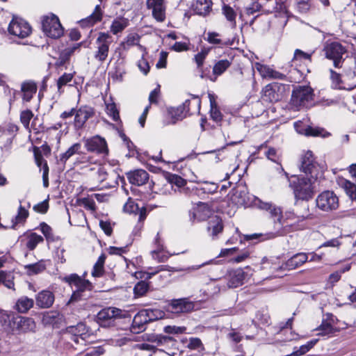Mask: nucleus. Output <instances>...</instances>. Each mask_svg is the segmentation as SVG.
<instances>
[{"label":"nucleus","mask_w":356,"mask_h":356,"mask_svg":"<svg viewBox=\"0 0 356 356\" xmlns=\"http://www.w3.org/2000/svg\"><path fill=\"white\" fill-rule=\"evenodd\" d=\"M325 58L333 61L334 67L341 68L344 61L343 56L346 53V48L338 42L327 43L323 48Z\"/></svg>","instance_id":"6"},{"label":"nucleus","mask_w":356,"mask_h":356,"mask_svg":"<svg viewBox=\"0 0 356 356\" xmlns=\"http://www.w3.org/2000/svg\"><path fill=\"white\" fill-rule=\"evenodd\" d=\"M249 256H250L249 252L245 250V251H243V252H241L240 254H238L236 257L229 258L228 259V262L230 264H238V263H241V262L243 261L244 260H245L247 258L249 257Z\"/></svg>","instance_id":"60"},{"label":"nucleus","mask_w":356,"mask_h":356,"mask_svg":"<svg viewBox=\"0 0 356 356\" xmlns=\"http://www.w3.org/2000/svg\"><path fill=\"white\" fill-rule=\"evenodd\" d=\"M73 78V74L71 73H64L57 81V86L58 90H60L63 86L67 85L70 83Z\"/></svg>","instance_id":"58"},{"label":"nucleus","mask_w":356,"mask_h":356,"mask_svg":"<svg viewBox=\"0 0 356 356\" xmlns=\"http://www.w3.org/2000/svg\"><path fill=\"white\" fill-rule=\"evenodd\" d=\"M316 207L324 212H332L339 207L338 196L332 191H325L316 198Z\"/></svg>","instance_id":"5"},{"label":"nucleus","mask_w":356,"mask_h":356,"mask_svg":"<svg viewBox=\"0 0 356 356\" xmlns=\"http://www.w3.org/2000/svg\"><path fill=\"white\" fill-rule=\"evenodd\" d=\"M49 208L47 200H44L33 207V210L38 213H45Z\"/></svg>","instance_id":"64"},{"label":"nucleus","mask_w":356,"mask_h":356,"mask_svg":"<svg viewBox=\"0 0 356 356\" xmlns=\"http://www.w3.org/2000/svg\"><path fill=\"white\" fill-rule=\"evenodd\" d=\"M40 227L41 232L46 237L47 240H53L51 227L45 222H41Z\"/></svg>","instance_id":"61"},{"label":"nucleus","mask_w":356,"mask_h":356,"mask_svg":"<svg viewBox=\"0 0 356 356\" xmlns=\"http://www.w3.org/2000/svg\"><path fill=\"white\" fill-rule=\"evenodd\" d=\"M231 63L227 59H222L216 62L213 67V74L215 77H211L210 80L215 81L217 76L222 74L230 67Z\"/></svg>","instance_id":"34"},{"label":"nucleus","mask_w":356,"mask_h":356,"mask_svg":"<svg viewBox=\"0 0 356 356\" xmlns=\"http://www.w3.org/2000/svg\"><path fill=\"white\" fill-rule=\"evenodd\" d=\"M88 328L83 323L69 326L63 331L58 346L66 350L76 349V346H84L88 336Z\"/></svg>","instance_id":"1"},{"label":"nucleus","mask_w":356,"mask_h":356,"mask_svg":"<svg viewBox=\"0 0 356 356\" xmlns=\"http://www.w3.org/2000/svg\"><path fill=\"white\" fill-rule=\"evenodd\" d=\"M29 211L21 204L19 205L17 211V214L12 220V228L15 229L17 224H24L26 218L29 217Z\"/></svg>","instance_id":"39"},{"label":"nucleus","mask_w":356,"mask_h":356,"mask_svg":"<svg viewBox=\"0 0 356 356\" xmlns=\"http://www.w3.org/2000/svg\"><path fill=\"white\" fill-rule=\"evenodd\" d=\"M128 314L115 307H107L102 309L97 314V318L102 323H110V321L115 318H126Z\"/></svg>","instance_id":"17"},{"label":"nucleus","mask_w":356,"mask_h":356,"mask_svg":"<svg viewBox=\"0 0 356 356\" xmlns=\"http://www.w3.org/2000/svg\"><path fill=\"white\" fill-rule=\"evenodd\" d=\"M102 19V13L99 5L95 6L94 12L85 20L81 22L82 24H87L88 26H93L95 23L100 22Z\"/></svg>","instance_id":"38"},{"label":"nucleus","mask_w":356,"mask_h":356,"mask_svg":"<svg viewBox=\"0 0 356 356\" xmlns=\"http://www.w3.org/2000/svg\"><path fill=\"white\" fill-rule=\"evenodd\" d=\"M33 112L31 110H26L22 111L20 114V120L21 122L23 124V125L25 127H29L30 121L31 118H33Z\"/></svg>","instance_id":"56"},{"label":"nucleus","mask_w":356,"mask_h":356,"mask_svg":"<svg viewBox=\"0 0 356 356\" xmlns=\"http://www.w3.org/2000/svg\"><path fill=\"white\" fill-rule=\"evenodd\" d=\"M261 8V5L257 1H254L244 9L243 13H241V17H250L253 15L255 13L259 12Z\"/></svg>","instance_id":"48"},{"label":"nucleus","mask_w":356,"mask_h":356,"mask_svg":"<svg viewBox=\"0 0 356 356\" xmlns=\"http://www.w3.org/2000/svg\"><path fill=\"white\" fill-rule=\"evenodd\" d=\"M33 300L26 296L18 299L15 304V309L20 313H26L33 306Z\"/></svg>","instance_id":"37"},{"label":"nucleus","mask_w":356,"mask_h":356,"mask_svg":"<svg viewBox=\"0 0 356 356\" xmlns=\"http://www.w3.org/2000/svg\"><path fill=\"white\" fill-rule=\"evenodd\" d=\"M209 100H210V115L212 120L216 122H219L222 119V115L218 109L216 101L213 99L212 95H209Z\"/></svg>","instance_id":"41"},{"label":"nucleus","mask_w":356,"mask_h":356,"mask_svg":"<svg viewBox=\"0 0 356 356\" xmlns=\"http://www.w3.org/2000/svg\"><path fill=\"white\" fill-rule=\"evenodd\" d=\"M139 38L138 34L130 33L126 37L125 40L121 43V46L124 49H128L129 47L138 44Z\"/></svg>","instance_id":"47"},{"label":"nucleus","mask_w":356,"mask_h":356,"mask_svg":"<svg viewBox=\"0 0 356 356\" xmlns=\"http://www.w3.org/2000/svg\"><path fill=\"white\" fill-rule=\"evenodd\" d=\"M128 25V22L126 19L120 18L115 19L111 26V31L113 34H117L122 32Z\"/></svg>","instance_id":"45"},{"label":"nucleus","mask_w":356,"mask_h":356,"mask_svg":"<svg viewBox=\"0 0 356 356\" xmlns=\"http://www.w3.org/2000/svg\"><path fill=\"white\" fill-rule=\"evenodd\" d=\"M201 100L197 96L193 95L191 99H186L182 105L178 106L172 112V118L175 120H181L195 112L200 113Z\"/></svg>","instance_id":"4"},{"label":"nucleus","mask_w":356,"mask_h":356,"mask_svg":"<svg viewBox=\"0 0 356 356\" xmlns=\"http://www.w3.org/2000/svg\"><path fill=\"white\" fill-rule=\"evenodd\" d=\"M33 153H34V158H35V163L38 165V167H39L41 169V167L44 166V162H47V161H45L43 159L42 153L40 151V149H38V147H34Z\"/></svg>","instance_id":"59"},{"label":"nucleus","mask_w":356,"mask_h":356,"mask_svg":"<svg viewBox=\"0 0 356 356\" xmlns=\"http://www.w3.org/2000/svg\"><path fill=\"white\" fill-rule=\"evenodd\" d=\"M294 126L297 132L306 136H321L326 138L330 135V133L323 128L318 127H314L309 125L302 126V122H296Z\"/></svg>","instance_id":"20"},{"label":"nucleus","mask_w":356,"mask_h":356,"mask_svg":"<svg viewBox=\"0 0 356 356\" xmlns=\"http://www.w3.org/2000/svg\"><path fill=\"white\" fill-rule=\"evenodd\" d=\"M127 179L133 185L142 186L149 179V174L144 170H136L127 174Z\"/></svg>","instance_id":"24"},{"label":"nucleus","mask_w":356,"mask_h":356,"mask_svg":"<svg viewBox=\"0 0 356 356\" xmlns=\"http://www.w3.org/2000/svg\"><path fill=\"white\" fill-rule=\"evenodd\" d=\"M80 204L83 206L86 209L91 211H95V203L94 200L89 197H84L79 200Z\"/></svg>","instance_id":"62"},{"label":"nucleus","mask_w":356,"mask_h":356,"mask_svg":"<svg viewBox=\"0 0 356 356\" xmlns=\"http://www.w3.org/2000/svg\"><path fill=\"white\" fill-rule=\"evenodd\" d=\"M257 70L264 78L284 80L286 77L284 74L274 70L267 65H261L257 67Z\"/></svg>","instance_id":"33"},{"label":"nucleus","mask_w":356,"mask_h":356,"mask_svg":"<svg viewBox=\"0 0 356 356\" xmlns=\"http://www.w3.org/2000/svg\"><path fill=\"white\" fill-rule=\"evenodd\" d=\"M123 210L127 213L138 214V221H143L147 216L146 209L145 207L139 208L138 204L131 200H129L124 205Z\"/></svg>","instance_id":"29"},{"label":"nucleus","mask_w":356,"mask_h":356,"mask_svg":"<svg viewBox=\"0 0 356 356\" xmlns=\"http://www.w3.org/2000/svg\"><path fill=\"white\" fill-rule=\"evenodd\" d=\"M339 184L352 200H356V185L355 184L347 179H340Z\"/></svg>","instance_id":"36"},{"label":"nucleus","mask_w":356,"mask_h":356,"mask_svg":"<svg viewBox=\"0 0 356 356\" xmlns=\"http://www.w3.org/2000/svg\"><path fill=\"white\" fill-rule=\"evenodd\" d=\"M81 45V43L75 44L72 47H67L62 51L56 63V65L58 67H61L68 63L72 55L76 49L80 48Z\"/></svg>","instance_id":"30"},{"label":"nucleus","mask_w":356,"mask_h":356,"mask_svg":"<svg viewBox=\"0 0 356 356\" xmlns=\"http://www.w3.org/2000/svg\"><path fill=\"white\" fill-rule=\"evenodd\" d=\"M296 7L300 13H306L310 8L309 0H296Z\"/></svg>","instance_id":"55"},{"label":"nucleus","mask_w":356,"mask_h":356,"mask_svg":"<svg viewBox=\"0 0 356 356\" xmlns=\"http://www.w3.org/2000/svg\"><path fill=\"white\" fill-rule=\"evenodd\" d=\"M112 43V37L107 33L101 32L96 39L97 51L94 54V58L101 63H103L108 58L109 47Z\"/></svg>","instance_id":"8"},{"label":"nucleus","mask_w":356,"mask_h":356,"mask_svg":"<svg viewBox=\"0 0 356 356\" xmlns=\"http://www.w3.org/2000/svg\"><path fill=\"white\" fill-rule=\"evenodd\" d=\"M330 79L332 81V87L334 89L337 90H346V88L341 86L343 81L341 79V75L339 73L336 72L333 70H330ZM353 88H347V90H351Z\"/></svg>","instance_id":"42"},{"label":"nucleus","mask_w":356,"mask_h":356,"mask_svg":"<svg viewBox=\"0 0 356 356\" xmlns=\"http://www.w3.org/2000/svg\"><path fill=\"white\" fill-rule=\"evenodd\" d=\"M186 327H180L176 325H167L163 328V331L167 334H183L186 332Z\"/></svg>","instance_id":"53"},{"label":"nucleus","mask_w":356,"mask_h":356,"mask_svg":"<svg viewBox=\"0 0 356 356\" xmlns=\"http://www.w3.org/2000/svg\"><path fill=\"white\" fill-rule=\"evenodd\" d=\"M21 89L23 92V99L29 102L37 91V86L34 82H25L22 83Z\"/></svg>","instance_id":"35"},{"label":"nucleus","mask_w":356,"mask_h":356,"mask_svg":"<svg viewBox=\"0 0 356 356\" xmlns=\"http://www.w3.org/2000/svg\"><path fill=\"white\" fill-rule=\"evenodd\" d=\"M207 232L209 235L215 239L223 230V223L220 218L217 216L211 217L207 222Z\"/></svg>","instance_id":"23"},{"label":"nucleus","mask_w":356,"mask_h":356,"mask_svg":"<svg viewBox=\"0 0 356 356\" xmlns=\"http://www.w3.org/2000/svg\"><path fill=\"white\" fill-rule=\"evenodd\" d=\"M231 200L237 206H244L248 202V196L244 187H238L232 191Z\"/></svg>","instance_id":"28"},{"label":"nucleus","mask_w":356,"mask_h":356,"mask_svg":"<svg viewBox=\"0 0 356 356\" xmlns=\"http://www.w3.org/2000/svg\"><path fill=\"white\" fill-rule=\"evenodd\" d=\"M18 325L21 327L23 331L32 330L35 327V323L33 320L26 317L20 318Z\"/></svg>","instance_id":"52"},{"label":"nucleus","mask_w":356,"mask_h":356,"mask_svg":"<svg viewBox=\"0 0 356 356\" xmlns=\"http://www.w3.org/2000/svg\"><path fill=\"white\" fill-rule=\"evenodd\" d=\"M148 323L147 317L143 310L138 312L134 317L131 331L135 333H140L146 329Z\"/></svg>","instance_id":"27"},{"label":"nucleus","mask_w":356,"mask_h":356,"mask_svg":"<svg viewBox=\"0 0 356 356\" xmlns=\"http://www.w3.org/2000/svg\"><path fill=\"white\" fill-rule=\"evenodd\" d=\"M193 302L188 298L172 300L168 305V310L173 314L188 313L194 309Z\"/></svg>","instance_id":"16"},{"label":"nucleus","mask_w":356,"mask_h":356,"mask_svg":"<svg viewBox=\"0 0 356 356\" xmlns=\"http://www.w3.org/2000/svg\"><path fill=\"white\" fill-rule=\"evenodd\" d=\"M211 210L209 206L202 202H200L197 207L189 211L190 220L194 222L195 220L202 221L209 217Z\"/></svg>","instance_id":"22"},{"label":"nucleus","mask_w":356,"mask_h":356,"mask_svg":"<svg viewBox=\"0 0 356 356\" xmlns=\"http://www.w3.org/2000/svg\"><path fill=\"white\" fill-rule=\"evenodd\" d=\"M85 147L88 152H95L104 156L108 155V154L106 141L104 138L99 136L87 139L85 143Z\"/></svg>","instance_id":"15"},{"label":"nucleus","mask_w":356,"mask_h":356,"mask_svg":"<svg viewBox=\"0 0 356 356\" xmlns=\"http://www.w3.org/2000/svg\"><path fill=\"white\" fill-rule=\"evenodd\" d=\"M285 86L277 82H273L266 85L262 90V99L264 101L274 103L277 102L283 97Z\"/></svg>","instance_id":"9"},{"label":"nucleus","mask_w":356,"mask_h":356,"mask_svg":"<svg viewBox=\"0 0 356 356\" xmlns=\"http://www.w3.org/2000/svg\"><path fill=\"white\" fill-rule=\"evenodd\" d=\"M245 277L243 268H232L225 277L228 287L236 288L242 285Z\"/></svg>","instance_id":"21"},{"label":"nucleus","mask_w":356,"mask_h":356,"mask_svg":"<svg viewBox=\"0 0 356 356\" xmlns=\"http://www.w3.org/2000/svg\"><path fill=\"white\" fill-rule=\"evenodd\" d=\"M95 114L94 109L88 106H81L76 110L74 126L75 129L79 130L83 127L86 121Z\"/></svg>","instance_id":"19"},{"label":"nucleus","mask_w":356,"mask_h":356,"mask_svg":"<svg viewBox=\"0 0 356 356\" xmlns=\"http://www.w3.org/2000/svg\"><path fill=\"white\" fill-rule=\"evenodd\" d=\"M81 149V143H74L70 147H69L68 149L65 152L60 154V161L63 163H65L66 161L70 157H72L73 155H74L76 154H80Z\"/></svg>","instance_id":"40"},{"label":"nucleus","mask_w":356,"mask_h":356,"mask_svg":"<svg viewBox=\"0 0 356 356\" xmlns=\"http://www.w3.org/2000/svg\"><path fill=\"white\" fill-rule=\"evenodd\" d=\"M13 279L14 276L12 273L0 270V284H3L6 287L14 289Z\"/></svg>","instance_id":"43"},{"label":"nucleus","mask_w":356,"mask_h":356,"mask_svg":"<svg viewBox=\"0 0 356 356\" xmlns=\"http://www.w3.org/2000/svg\"><path fill=\"white\" fill-rule=\"evenodd\" d=\"M42 241V236L33 232L28 236L26 245L30 250H33L35 248L38 243Z\"/></svg>","instance_id":"44"},{"label":"nucleus","mask_w":356,"mask_h":356,"mask_svg":"<svg viewBox=\"0 0 356 356\" xmlns=\"http://www.w3.org/2000/svg\"><path fill=\"white\" fill-rule=\"evenodd\" d=\"M269 213L270 217L273 219L274 222L278 221L279 222H280V220L282 218V212L280 207L273 204L271 209H270L269 210Z\"/></svg>","instance_id":"57"},{"label":"nucleus","mask_w":356,"mask_h":356,"mask_svg":"<svg viewBox=\"0 0 356 356\" xmlns=\"http://www.w3.org/2000/svg\"><path fill=\"white\" fill-rule=\"evenodd\" d=\"M54 302V296L52 292L44 290L36 296V304L41 308H49Z\"/></svg>","instance_id":"26"},{"label":"nucleus","mask_w":356,"mask_h":356,"mask_svg":"<svg viewBox=\"0 0 356 356\" xmlns=\"http://www.w3.org/2000/svg\"><path fill=\"white\" fill-rule=\"evenodd\" d=\"M106 113L111 117L112 120L115 122L120 121L119 111L115 103H109L106 105Z\"/></svg>","instance_id":"49"},{"label":"nucleus","mask_w":356,"mask_h":356,"mask_svg":"<svg viewBox=\"0 0 356 356\" xmlns=\"http://www.w3.org/2000/svg\"><path fill=\"white\" fill-rule=\"evenodd\" d=\"M314 90L307 86H298L291 95V104L297 109L308 107L313 101Z\"/></svg>","instance_id":"3"},{"label":"nucleus","mask_w":356,"mask_h":356,"mask_svg":"<svg viewBox=\"0 0 356 356\" xmlns=\"http://www.w3.org/2000/svg\"><path fill=\"white\" fill-rule=\"evenodd\" d=\"M157 273L158 271L149 272L143 270L134 272V276L136 278L141 280V281L138 282L134 288V291L136 296H143L146 293L149 289V284L146 281L150 279L152 275H154Z\"/></svg>","instance_id":"14"},{"label":"nucleus","mask_w":356,"mask_h":356,"mask_svg":"<svg viewBox=\"0 0 356 356\" xmlns=\"http://www.w3.org/2000/svg\"><path fill=\"white\" fill-rule=\"evenodd\" d=\"M338 321L337 318L331 313H326L323 315L321 324L318 327L317 335L330 336L337 331L334 327Z\"/></svg>","instance_id":"13"},{"label":"nucleus","mask_w":356,"mask_h":356,"mask_svg":"<svg viewBox=\"0 0 356 356\" xmlns=\"http://www.w3.org/2000/svg\"><path fill=\"white\" fill-rule=\"evenodd\" d=\"M42 28L45 35L51 38H58L63 34L59 19L54 15L43 17Z\"/></svg>","instance_id":"7"},{"label":"nucleus","mask_w":356,"mask_h":356,"mask_svg":"<svg viewBox=\"0 0 356 356\" xmlns=\"http://www.w3.org/2000/svg\"><path fill=\"white\" fill-rule=\"evenodd\" d=\"M222 13L225 16L226 19L232 22L234 25L236 24V12L229 6L224 5L222 7Z\"/></svg>","instance_id":"51"},{"label":"nucleus","mask_w":356,"mask_h":356,"mask_svg":"<svg viewBox=\"0 0 356 356\" xmlns=\"http://www.w3.org/2000/svg\"><path fill=\"white\" fill-rule=\"evenodd\" d=\"M8 31L10 34L19 38H25L31 34L32 29L30 24L23 19L13 17L9 24Z\"/></svg>","instance_id":"11"},{"label":"nucleus","mask_w":356,"mask_h":356,"mask_svg":"<svg viewBox=\"0 0 356 356\" xmlns=\"http://www.w3.org/2000/svg\"><path fill=\"white\" fill-rule=\"evenodd\" d=\"M316 341H311L306 344L300 346L298 348H295L294 351L292 353L293 356H300L307 353L316 343Z\"/></svg>","instance_id":"50"},{"label":"nucleus","mask_w":356,"mask_h":356,"mask_svg":"<svg viewBox=\"0 0 356 356\" xmlns=\"http://www.w3.org/2000/svg\"><path fill=\"white\" fill-rule=\"evenodd\" d=\"M219 33L216 32H209L207 33V40L212 44H218L220 46H226L229 45V40H223L220 38H219Z\"/></svg>","instance_id":"46"},{"label":"nucleus","mask_w":356,"mask_h":356,"mask_svg":"<svg viewBox=\"0 0 356 356\" xmlns=\"http://www.w3.org/2000/svg\"><path fill=\"white\" fill-rule=\"evenodd\" d=\"M187 347L191 350H198L203 348L202 343L199 338L192 337L189 339Z\"/></svg>","instance_id":"63"},{"label":"nucleus","mask_w":356,"mask_h":356,"mask_svg":"<svg viewBox=\"0 0 356 356\" xmlns=\"http://www.w3.org/2000/svg\"><path fill=\"white\" fill-rule=\"evenodd\" d=\"M144 339L149 343L156 346V348L160 346L168 345L175 341L171 337L156 334H147Z\"/></svg>","instance_id":"25"},{"label":"nucleus","mask_w":356,"mask_h":356,"mask_svg":"<svg viewBox=\"0 0 356 356\" xmlns=\"http://www.w3.org/2000/svg\"><path fill=\"white\" fill-rule=\"evenodd\" d=\"M314 177L304 175L293 177V179L290 181V187L296 200L308 201L313 197L315 192Z\"/></svg>","instance_id":"2"},{"label":"nucleus","mask_w":356,"mask_h":356,"mask_svg":"<svg viewBox=\"0 0 356 356\" xmlns=\"http://www.w3.org/2000/svg\"><path fill=\"white\" fill-rule=\"evenodd\" d=\"M211 0H195L193 9L196 14L204 16L211 11Z\"/></svg>","instance_id":"31"},{"label":"nucleus","mask_w":356,"mask_h":356,"mask_svg":"<svg viewBox=\"0 0 356 356\" xmlns=\"http://www.w3.org/2000/svg\"><path fill=\"white\" fill-rule=\"evenodd\" d=\"M64 280L66 282L72 286L74 285L76 288V291L72 293L69 302L79 300L81 297V292L85 290H91L92 289V284L88 280H82L76 274H71L66 276Z\"/></svg>","instance_id":"10"},{"label":"nucleus","mask_w":356,"mask_h":356,"mask_svg":"<svg viewBox=\"0 0 356 356\" xmlns=\"http://www.w3.org/2000/svg\"><path fill=\"white\" fill-rule=\"evenodd\" d=\"M300 169L305 174H310L311 177H317L321 167L315 161L311 151L305 152L300 158Z\"/></svg>","instance_id":"12"},{"label":"nucleus","mask_w":356,"mask_h":356,"mask_svg":"<svg viewBox=\"0 0 356 356\" xmlns=\"http://www.w3.org/2000/svg\"><path fill=\"white\" fill-rule=\"evenodd\" d=\"M321 257L314 253L299 252L289 259L286 264L289 267H300L307 262L309 263L313 261H319Z\"/></svg>","instance_id":"18"},{"label":"nucleus","mask_w":356,"mask_h":356,"mask_svg":"<svg viewBox=\"0 0 356 356\" xmlns=\"http://www.w3.org/2000/svg\"><path fill=\"white\" fill-rule=\"evenodd\" d=\"M164 0H159L149 6H147L149 9L152 10L153 17L158 22H163L165 19V7L163 5Z\"/></svg>","instance_id":"32"},{"label":"nucleus","mask_w":356,"mask_h":356,"mask_svg":"<svg viewBox=\"0 0 356 356\" xmlns=\"http://www.w3.org/2000/svg\"><path fill=\"white\" fill-rule=\"evenodd\" d=\"M143 312L145 313L148 323L157 320L161 317V313L159 310L143 309Z\"/></svg>","instance_id":"54"}]
</instances>
